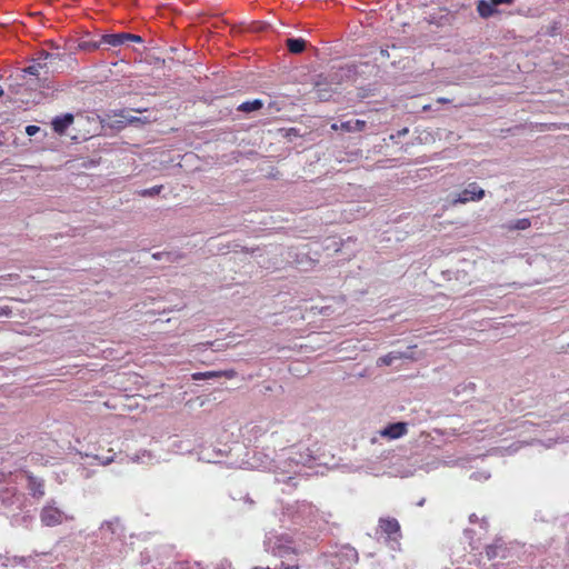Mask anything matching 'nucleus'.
I'll return each instance as SVG.
<instances>
[{"label":"nucleus","instance_id":"obj_14","mask_svg":"<svg viewBox=\"0 0 569 569\" xmlns=\"http://www.w3.org/2000/svg\"><path fill=\"white\" fill-rule=\"evenodd\" d=\"M74 117L72 113H64L52 119L51 126L56 133L63 134L72 124Z\"/></svg>","mask_w":569,"mask_h":569},{"label":"nucleus","instance_id":"obj_10","mask_svg":"<svg viewBox=\"0 0 569 569\" xmlns=\"http://www.w3.org/2000/svg\"><path fill=\"white\" fill-rule=\"evenodd\" d=\"M408 431V423L403 421H397L387 425L380 430V436L390 440L399 439L405 436Z\"/></svg>","mask_w":569,"mask_h":569},{"label":"nucleus","instance_id":"obj_43","mask_svg":"<svg viewBox=\"0 0 569 569\" xmlns=\"http://www.w3.org/2000/svg\"><path fill=\"white\" fill-rule=\"evenodd\" d=\"M113 461V457H107L104 459L101 460V463L102 465H109Z\"/></svg>","mask_w":569,"mask_h":569},{"label":"nucleus","instance_id":"obj_44","mask_svg":"<svg viewBox=\"0 0 569 569\" xmlns=\"http://www.w3.org/2000/svg\"><path fill=\"white\" fill-rule=\"evenodd\" d=\"M480 526H481V528H483L485 530L488 528V521H487V519H486V518H482V519L480 520Z\"/></svg>","mask_w":569,"mask_h":569},{"label":"nucleus","instance_id":"obj_31","mask_svg":"<svg viewBox=\"0 0 569 569\" xmlns=\"http://www.w3.org/2000/svg\"><path fill=\"white\" fill-rule=\"evenodd\" d=\"M219 457H222V453H221L220 450L219 451H213L212 453L208 452V451H203L202 456H201V459H203V460H206L208 462L217 463Z\"/></svg>","mask_w":569,"mask_h":569},{"label":"nucleus","instance_id":"obj_8","mask_svg":"<svg viewBox=\"0 0 569 569\" xmlns=\"http://www.w3.org/2000/svg\"><path fill=\"white\" fill-rule=\"evenodd\" d=\"M21 480L26 481V487L33 499H41L44 497V480L36 477L30 472H22L20 475Z\"/></svg>","mask_w":569,"mask_h":569},{"label":"nucleus","instance_id":"obj_26","mask_svg":"<svg viewBox=\"0 0 569 569\" xmlns=\"http://www.w3.org/2000/svg\"><path fill=\"white\" fill-rule=\"evenodd\" d=\"M262 107H263V101L260 99H254L251 101L242 102L241 104L238 106L237 110L244 112V113H250V112L260 110Z\"/></svg>","mask_w":569,"mask_h":569},{"label":"nucleus","instance_id":"obj_24","mask_svg":"<svg viewBox=\"0 0 569 569\" xmlns=\"http://www.w3.org/2000/svg\"><path fill=\"white\" fill-rule=\"evenodd\" d=\"M292 540L283 547H271V555L279 559H286L287 557L296 556V549L292 546Z\"/></svg>","mask_w":569,"mask_h":569},{"label":"nucleus","instance_id":"obj_37","mask_svg":"<svg viewBox=\"0 0 569 569\" xmlns=\"http://www.w3.org/2000/svg\"><path fill=\"white\" fill-rule=\"evenodd\" d=\"M557 441H558L557 439H552V438H550V439H548V440H546V441H541V440H533V441H532V442H530V443L532 445L533 442H537V443H539V445L545 446L546 448H551V447H552Z\"/></svg>","mask_w":569,"mask_h":569},{"label":"nucleus","instance_id":"obj_30","mask_svg":"<svg viewBox=\"0 0 569 569\" xmlns=\"http://www.w3.org/2000/svg\"><path fill=\"white\" fill-rule=\"evenodd\" d=\"M475 389H476V385L473 382H463V383L458 385L455 388V395L459 396L467 391L472 392V391H475Z\"/></svg>","mask_w":569,"mask_h":569},{"label":"nucleus","instance_id":"obj_32","mask_svg":"<svg viewBox=\"0 0 569 569\" xmlns=\"http://www.w3.org/2000/svg\"><path fill=\"white\" fill-rule=\"evenodd\" d=\"M162 188H163L162 186H153L151 188L143 189L140 192V194L143 197H154L161 192Z\"/></svg>","mask_w":569,"mask_h":569},{"label":"nucleus","instance_id":"obj_16","mask_svg":"<svg viewBox=\"0 0 569 569\" xmlns=\"http://www.w3.org/2000/svg\"><path fill=\"white\" fill-rule=\"evenodd\" d=\"M367 123L363 120L360 119H351L347 121H341L339 124L333 123L332 129L335 130H342L345 132H360L366 128Z\"/></svg>","mask_w":569,"mask_h":569},{"label":"nucleus","instance_id":"obj_22","mask_svg":"<svg viewBox=\"0 0 569 569\" xmlns=\"http://www.w3.org/2000/svg\"><path fill=\"white\" fill-rule=\"evenodd\" d=\"M477 11L483 19L490 18L497 12L491 0H479L477 3Z\"/></svg>","mask_w":569,"mask_h":569},{"label":"nucleus","instance_id":"obj_23","mask_svg":"<svg viewBox=\"0 0 569 569\" xmlns=\"http://www.w3.org/2000/svg\"><path fill=\"white\" fill-rule=\"evenodd\" d=\"M531 226V220L529 218H521L517 220H510L502 224V228L508 231L515 230H527Z\"/></svg>","mask_w":569,"mask_h":569},{"label":"nucleus","instance_id":"obj_46","mask_svg":"<svg viewBox=\"0 0 569 569\" xmlns=\"http://www.w3.org/2000/svg\"><path fill=\"white\" fill-rule=\"evenodd\" d=\"M519 447L520 445L513 443L512 446H510V449L512 450V452H516L519 449Z\"/></svg>","mask_w":569,"mask_h":569},{"label":"nucleus","instance_id":"obj_35","mask_svg":"<svg viewBox=\"0 0 569 569\" xmlns=\"http://www.w3.org/2000/svg\"><path fill=\"white\" fill-rule=\"evenodd\" d=\"M214 569H232L231 561L228 559H221L216 563Z\"/></svg>","mask_w":569,"mask_h":569},{"label":"nucleus","instance_id":"obj_39","mask_svg":"<svg viewBox=\"0 0 569 569\" xmlns=\"http://www.w3.org/2000/svg\"><path fill=\"white\" fill-rule=\"evenodd\" d=\"M171 253L170 252H156L152 254V258L156 259V260H161L163 258H166L168 261H171Z\"/></svg>","mask_w":569,"mask_h":569},{"label":"nucleus","instance_id":"obj_18","mask_svg":"<svg viewBox=\"0 0 569 569\" xmlns=\"http://www.w3.org/2000/svg\"><path fill=\"white\" fill-rule=\"evenodd\" d=\"M412 358L411 353L409 352H401V351H390L389 353L380 357L377 361L378 366H391L396 360L399 359H410Z\"/></svg>","mask_w":569,"mask_h":569},{"label":"nucleus","instance_id":"obj_21","mask_svg":"<svg viewBox=\"0 0 569 569\" xmlns=\"http://www.w3.org/2000/svg\"><path fill=\"white\" fill-rule=\"evenodd\" d=\"M252 569H300V565L297 558V555L287 557L286 559H280V563L274 567H253Z\"/></svg>","mask_w":569,"mask_h":569},{"label":"nucleus","instance_id":"obj_41","mask_svg":"<svg viewBox=\"0 0 569 569\" xmlns=\"http://www.w3.org/2000/svg\"><path fill=\"white\" fill-rule=\"evenodd\" d=\"M128 122L134 123V122H148L147 118H139V117H131L128 119Z\"/></svg>","mask_w":569,"mask_h":569},{"label":"nucleus","instance_id":"obj_50","mask_svg":"<svg viewBox=\"0 0 569 569\" xmlns=\"http://www.w3.org/2000/svg\"><path fill=\"white\" fill-rule=\"evenodd\" d=\"M4 91L2 89V87L0 86V98L3 96Z\"/></svg>","mask_w":569,"mask_h":569},{"label":"nucleus","instance_id":"obj_7","mask_svg":"<svg viewBox=\"0 0 569 569\" xmlns=\"http://www.w3.org/2000/svg\"><path fill=\"white\" fill-rule=\"evenodd\" d=\"M40 522L44 527H56L73 518L58 506L54 499H49L39 512Z\"/></svg>","mask_w":569,"mask_h":569},{"label":"nucleus","instance_id":"obj_11","mask_svg":"<svg viewBox=\"0 0 569 569\" xmlns=\"http://www.w3.org/2000/svg\"><path fill=\"white\" fill-rule=\"evenodd\" d=\"M290 541L291 538L288 535H279L276 531H270L266 535L263 547L267 552L271 553V547H283Z\"/></svg>","mask_w":569,"mask_h":569},{"label":"nucleus","instance_id":"obj_40","mask_svg":"<svg viewBox=\"0 0 569 569\" xmlns=\"http://www.w3.org/2000/svg\"><path fill=\"white\" fill-rule=\"evenodd\" d=\"M495 7L500 4H512L515 0H491Z\"/></svg>","mask_w":569,"mask_h":569},{"label":"nucleus","instance_id":"obj_6","mask_svg":"<svg viewBox=\"0 0 569 569\" xmlns=\"http://www.w3.org/2000/svg\"><path fill=\"white\" fill-rule=\"evenodd\" d=\"M402 538L399 521L392 517H380L376 529V539L383 541L392 551L400 550Z\"/></svg>","mask_w":569,"mask_h":569},{"label":"nucleus","instance_id":"obj_42","mask_svg":"<svg viewBox=\"0 0 569 569\" xmlns=\"http://www.w3.org/2000/svg\"><path fill=\"white\" fill-rule=\"evenodd\" d=\"M469 520H470V522H471V523H476V522H478V521H479V518L477 517V515H476V513H471V515L469 516Z\"/></svg>","mask_w":569,"mask_h":569},{"label":"nucleus","instance_id":"obj_19","mask_svg":"<svg viewBox=\"0 0 569 569\" xmlns=\"http://www.w3.org/2000/svg\"><path fill=\"white\" fill-rule=\"evenodd\" d=\"M441 463V460L431 456H428L425 459H421L420 461L418 458H415V465H418V468L426 472H430L432 470L438 469Z\"/></svg>","mask_w":569,"mask_h":569},{"label":"nucleus","instance_id":"obj_5","mask_svg":"<svg viewBox=\"0 0 569 569\" xmlns=\"http://www.w3.org/2000/svg\"><path fill=\"white\" fill-rule=\"evenodd\" d=\"M94 535L102 545L107 546L110 557L119 550L124 536L123 527L118 518L103 521Z\"/></svg>","mask_w":569,"mask_h":569},{"label":"nucleus","instance_id":"obj_2","mask_svg":"<svg viewBox=\"0 0 569 569\" xmlns=\"http://www.w3.org/2000/svg\"><path fill=\"white\" fill-rule=\"evenodd\" d=\"M41 70L48 73L49 67L47 62H39L36 59L32 63L23 69H20L16 74H11L9 80L10 90L13 93H21V89L37 90L38 88L50 89V81L47 77H41Z\"/></svg>","mask_w":569,"mask_h":569},{"label":"nucleus","instance_id":"obj_45","mask_svg":"<svg viewBox=\"0 0 569 569\" xmlns=\"http://www.w3.org/2000/svg\"><path fill=\"white\" fill-rule=\"evenodd\" d=\"M244 502L250 505V506H253V503H254L253 500L249 496L244 497Z\"/></svg>","mask_w":569,"mask_h":569},{"label":"nucleus","instance_id":"obj_34","mask_svg":"<svg viewBox=\"0 0 569 569\" xmlns=\"http://www.w3.org/2000/svg\"><path fill=\"white\" fill-rule=\"evenodd\" d=\"M146 457H147L148 459H151V453H150V452H148V451H143V452L141 453V456H140V455H136L134 457H130V460H131L132 462H144V458H146Z\"/></svg>","mask_w":569,"mask_h":569},{"label":"nucleus","instance_id":"obj_12","mask_svg":"<svg viewBox=\"0 0 569 569\" xmlns=\"http://www.w3.org/2000/svg\"><path fill=\"white\" fill-rule=\"evenodd\" d=\"M330 83L331 82L328 81L327 77H323L322 74L317 77L315 82V93L320 101H328L331 98L333 91L330 88Z\"/></svg>","mask_w":569,"mask_h":569},{"label":"nucleus","instance_id":"obj_49","mask_svg":"<svg viewBox=\"0 0 569 569\" xmlns=\"http://www.w3.org/2000/svg\"><path fill=\"white\" fill-rule=\"evenodd\" d=\"M471 478H472V479H478V473L473 472V473L471 475Z\"/></svg>","mask_w":569,"mask_h":569},{"label":"nucleus","instance_id":"obj_1","mask_svg":"<svg viewBox=\"0 0 569 569\" xmlns=\"http://www.w3.org/2000/svg\"><path fill=\"white\" fill-rule=\"evenodd\" d=\"M253 458L257 459V463H251L252 467L273 471L276 482L292 487L298 485L296 480L301 468L309 466L315 460L313 452L303 443L283 449L277 459L261 451H254Z\"/></svg>","mask_w":569,"mask_h":569},{"label":"nucleus","instance_id":"obj_25","mask_svg":"<svg viewBox=\"0 0 569 569\" xmlns=\"http://www.w3.org/2000/svg\"><path fill=\"white\" fill-rule=\"evenodd\" d=\"M286 46L289 52L298 54L305 51L307 47V41L302 38H288L286 40Z\"/></svg>","mask_w":569,"mask_h":569},{"label":"nucleus","instance_id":"obj_47","mask_svg":"<svg viewBox=\"0 0 569 569\" xmlns=\"http://www.w3.org/2000/svg\"><path fill=\"white\" fill-rule=\"evenodd\" d=\"M438 101L441 102V103L450 102V100L447 99V98H439Z\"/></svg>","mask_w":569,"mask_h":569},{"label":"nucleus","instance_id":"obj_9","mask_svg":"<svg viewBox=\"0 0 569 569\" xmlns=\"http://www.w3.org/2000/svg\"><path fill=\"white\" fill-rule=\"evenodd\" d=\"M485 197V190L476 182L469 183L462 191L455 198V203H466L469 201H478Z\"/></svg>","mask_w":569,"mask_h":569},{"label":"nucleus","instance_id":"obj_27","mask_svg":"<svg viewBox=\"0 0 569 569\" xmlns=\"http://www.w3.org/2000/svg\"><path fill=\"white\" fill-rule=\"evenodd\" d=\"M100 43L102 46H109V47H120L122 46V40L120 39V32L119 33H107L101 36Z\"/></svg>","mask_w":569,"mask_h":569},{"label":"nucleus","instance_id":"obj_20","mask_svg":"<svg viewBox=\"0 0 569 569\" xmlns=\"http://www.w3.org/2000/svg\"><path fill=\"white\" fill-rule=\"evenodd\" d=\"M32 521H33V517L29 512L17 513V511L12 512L11 520H10L11 526L23 527V528H29L31 526Z\"/></svg>","mask_w":569,"mask_h":569},{"label":"nucleus","instance_id":"obj_3","mask_svg":"<svg viewBox=\"0 0 569 569\" xmlns=\"http://www.w3.org/2000/svg\"><path fill=\"white\" fill-rule=\"evenodd\" d=\"M322 519L320 511L306 500L295 501L282 507L280 522L287 528L316 526Z\"/></svg>","mask_w":569,"mask_h":569},{"label":"nucleus","instance_id":"obj_48","mask_svg":"<svg viewBox=\"0 0 569 569\" xmlns=\"http://www.w3.org/2000/svg\"><path fill=\"white\" fill-rule=\"evenodd\" d=\"M380 53H381L382 57H388L389 56L388 50H386V49H382L380 51Z\"/></svg>","mask_w":569,"mask_h":569},{"label":"nucleus","instance_id":"obj_13","mask_svg":"<svg viewBox=\"0 0 569 569\" xmlns=\"http://www.w3.org/2000/svg\"><path fill=\"white\" fill-rule=\"evenodd\" d=\"M63 57L68 58L69 60H73L71 54H61L59 52L51 53L43 50L38 53V58L36 60L39 62H47L48 66L50 64L52 67V71L63 72L61 67L54 66L56 61L62 60Z\"/></svg>","mask_w":569,"mask_h":569},{"label":"nucleus","instance_id":"obj_33","mask_svg":"<svg viewBox=\"0 0 569 569\" xmlns=\"http://www.w3.org/2000/svg\"><path fill=\"white\" fill-rule=\"evenodd\" d=\"M345 557L350 560V561H353V562H357L358 561V552L355 548L352 547H346L345 548Z\"/></svg>","mask_w":569,"mask_h":569},{"label":"nucleus","instance_id":"obj_36","mask_svg":"<svg viewBox=\"0 0 569 569\" xmlns=\"http://www.w3.org/2000/svg\"><path fill=\"white\" fill-rule=\"evenodd\" d=\"M408 132H409L408 128H402V129L398 130L396 133L390 134L389 138H390V140L396 141L397 139L407 136Z\"/></svg>","mask_w":569,"mask_h":569},{"label":"nucleus","instance_id":"obj_38","mask_svg":"<svg viewBox=\"0 0 569 569\" xmlns=\"http://www.w3.org/2000/svg\"><path fill=\"white\" fill-rule=\"evenodd\" d=\"M40 131V128L34 124H29L26 127V133L30 137L37 134Z\"/></svg>","mask_w":569,"mask_h":569},{"label":"nucleus","instance_id":"obj_51","mask_svg":"<svg viewBox=\"0 0 569 569\" xmlns=\"http://www.w3.org/2000/svg\"><path fill=\"white\" fill-rule=\"evenodd\" d=\"M0 559H2V556L0 555Z\"/></svg>","mask_w":569,"mask_h":569},{"label":"nucleus","instance_id":"obj_29","mask_svg":"<svg viewBox=\"0 0 569 569\" xmlns=\"http://www.w3.org/2000/svg\"><path fill=\"white\" fill-rule=\"evenodd\" d=\"M120 39L122 40V46L129 41L136 42V43L143 42V39L140 36L133 34V33H128V32H120Z\"/></svg>","mask_w":569,"mask_h":569},{"label":"nucleus","instance_id":"obj_15","mask_svg":"<svg viewBox=\"0 0 569 569\" xmlns=\"http://www.w3.org/2000/svg\"><path fill=\"white\" fill-rule=\"evenodd\" d=\"M237 376L236 370H212L206 372H196L192 375L193 380H203V379H212V378H221L224 377L227 379H232Z\"/></svg>","mask_w":569,"mask_h":569},{"label":"nucleus","instance_id":"obj_28","mask_svg":"<svg viewBox=\"0 0 569 569\" xmlns=\"http://www.w3.org/2000/svg\"><path fill=\"white\" fill-rule=\"evenodd\" d=\"M99 48H101L100 39L99 40L81 39L78 42V49L82 50V51L91 52Z\"/></svg>","mask_w":569,"mask_h":569},{"label":"nucleus","instance_id":"obj_17","mask_svg":"<svg viewBox=\"0 0 569 569\" xmlns=\"http://www.w3.org/2000/svg\"><path fill=\"white\" fill-rule=\"evenodd\" d=\"M508 549L501 539L495 540L493 543L486 547V556L489 560L496 558H506Z\"/></svg>","mask_w":569,"mask_h":569},{"label":"nucleus","instance_id":"obj_4","mask_svg":"<svg viewBox=\"0 0 569 569\" xmlns=\"http://www.w3.org/2000/svg\"><path fill=\"white\" fill-rule=\"evenodd\" d=\"M17 478L0 471V508L8 512L22 510L26 501L24 495L18 491Z\"/></svg>","mask_w":569,"mask_h":569}]
</instances>
